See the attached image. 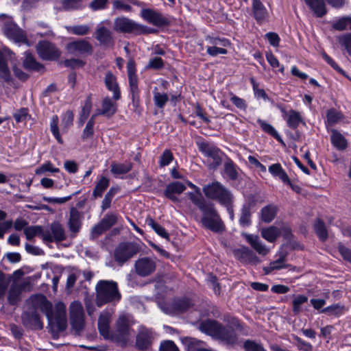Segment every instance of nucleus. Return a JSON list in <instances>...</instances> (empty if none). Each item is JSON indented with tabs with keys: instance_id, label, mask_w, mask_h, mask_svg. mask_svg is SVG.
<instances>
[{
	"instance_id": "9d476101",
	"label": "nucleus",
	"mask_w": 351,
	"mask_h": 351,
	"mask_svg": "<svg viewBox=\"0 0 351 351\" xmlns=\"http://www.w3.org/2000/svg\"><path fill=\"white\" fill-rule=\"evenodd\" d=\"M138 252V246L133 243H121L115 249L114 257L117 262L123 264Z\"/></svg>"
},
{
	"instance_id": "393cba45",
	"label": "nucleus",
	"mask_w": 351,
	"mask_h": 351,
	"mask_svg": "<svg viewBox=\"0 0 351 351\" xmlns=\"http://www.w3.org/2000/svg\"><path fill=\"white\" fill-rule=\"evenodd\" d=\"M243 236L252 247L260 255L265 256L269 252V250L262 243L258 236L247 233L243 234Z\"/></svg>"
},
{
	"instance_id": "9b49d317",
	"label": "nucleus",
	"mask_w": 351,
	"mask_h": 351,
	"mask_svg": "<svg viewBox=\"0 0 351 351\" xmlns=\"http://www.w3.org/2000/svg\"><path fill=\"white\" fill-rule=\"evenodd\" d=\"M154 337V332L152 329L143 326H140L136 336V348L141 351L149 350L152 346Z\"/></svg>"
},
{
	"instance_id": "a211bd4d",
	"label": "nucleus",
	"mask_w": 351,
	"mask_h": 351,
	"mask_svg": "<svg viewBox=\"0 0 351 351\" xmlns=\"http://www.w3.org/2000/svg\"><path fill=\"white\" fill-rule=\"evenodd\" d=\"M155 261L148 257L139 258L135 263V269L138 275L142 277L147 276L154 271Z\"/></svg>"
},
{
	"instance_id": "bf43d9fd",
	"label": "nucleus",
	"mask_w": 351,
	"mask_h": 351,
	"mask_svg": "<svg viewBox=\"0 0 351 351\" xmlns=\"http://www.w3.org/2000/svg\"><path fill=\"white\" fill-rule=\"evenodd\" d=\"M96 118V115H92L90 119L86 123L85 128L82 132V138L86 139L93 136L94 133V125H95V119Z\"/></svg>"
},
{
	"instance_id": "864d4df0",
	"label": "nucleus",
	"mask_w": 351,
	"mask_h": 351,
	"mask_svg": "<svg viewBox=\"0 0 351 351\" xmlns=\"http://www.w3.org/2000/svg\"><path fill=\"white\" fill-rule=\"evenodd\" d=\"M84 0H64L62 3V8L66 11L82 9Z\"/></svg>"
},
{
	"instance_id": "e2e57ef3",
	"label": "nucleus",
	"mask_w": 351,
	"mask_h": 351,
	"mask_svg": "<svg viewBox=\"0 0 351 351\" xmlns=\"http://www.w3.org/2000/svg\"><path fill=\"white\" fill-rule=\"evenodd\" d=\"M206 40L212 46H217V47H221L225 48L230 45L229 40L225 38L208 36L206 38Z\"/></svg>"
},
{
	"instance_id": "052dcab7",
	"label": "nucleus",
	"mask_w": 351,
	"mask_h": 351,
	"mask_svg": "<svg viewBox=\"0 0 351 351\" xmlns=\"http://www.w3.org/2000/svg\"><path fill=\"white\" fill-rule=\"evenodd\" d=\"M185 341L189 351H197L199 349H202L204 348L203 346L205 344V342L191 337L186 338Z\"/></svg>"
},
{
	"instance_id": "4d7b16f0",
	"label": "nucleus",
	"mask_w": 351,
	"mask_h": 351,
	"mask_svg": "<svg viewBox=\"0 0 351 351\" xmlns=\"http://www.w3.org/2000/svg\"><path fill=\"white\" fill-rule=\"evenodd\" d=\"M314 229L316 234L322 241H325L328 237V234L325 225L322 221L317 219L314 224Z\"/></svg>"
},
{
	"instance_id": "bb28decb",
	"label": "nucleus",
	"mask_w": 351,
	"mask_h": 351,
	"mask_svg": "<svg viewBox=\"0 0 351 351\" xmlns=\"http://www.w3.org/2000/svg\"><path fill=\"white\" fill-rule=\"evenodd\" d=\"M104 82L106 88L113 93V99L119 100L121 93L115 75L111 71H107L105 74Z\"/></svg>"
},
{
	"instance_id": "e433bc0d",
	"label": "nucleus",
	"mask_w": 351,
	"mask_h": 351,
	"mask_svg": "<svg viewBox=\"0 0 351 351\" xmlns=\"http://www.w3.org/2000/svg\"><path fill=\"white\" fill-rule=\"evenodd\" d=\"M278 208L273 204L265 206L261 210V219L266 223L271 222L276 217Z\"/></svg>"
},
{
	"instance_id": "49530a36",
	"label": "nucleus",
	"mask_w": 351,
	"mask_h": 351,
	"mask_svg": "<svg viewBox=\"0 0 351 351\" xmlns=\"http://www.w3.org/2000/svg\"><path fill=\"white\" fill-rule=\"evenodd\" d=\"M332 27L338 31L351 29V17L346 16L340 18L332 22Z\"/></svg>"
},
{
	"instance_id": "7ed1b4c3",
	"label": "nucleus",
	"mask_w": 351,
	"mask_h": 351,
	"mask_svg": "<svg viewBox=\"0 0 351 351\" xmlns=\"http://www.w3.org/2000/svg\"><path fill=\"white\" fill-rule=\"evenodd\" d=\"M135 322L132 315L125 313L120 314L115 320L112 329L110 340L121 346H125L134 334L132 327Z\"/></svg>"
},
{
	"instance_id": "6ab92c4d",
	"label": "nucleus",
	"mask_w": 351,
	"mask_h": 351,
	"mask_svg": "<svg viewBox=\"0 0 351 351\" xmlns=\"http://www.w3.org/2000/svg\"><path fill=\"white\" fill-rule=\"evenodd\" d=\"M234 256L241 262L256 264L260 262L257 256L249 247L242 246L233 251Z\"/></svg>"
},
{
	"instance_id": "09e8293b",
	"label": "nucleus",
	"mask_w": 351,
	"mask_h": 351,
	"mask_svg": "<svg viewBox=\"0 0 351 351\" xmlns=\"http://www.w3.org/2000/svg\"><path fill=\"white\" fill-rule=\"evenodd\" d=\"M344 306L339 304H335L328 306L320 311V313H326L330 315L339 316L344 312Z\"/></svg>"
},
{
	"instance_id": "f3484780",
	"label": "nucleus",
	"mask_w": 351,
	"mask_h": 351,
	"mask_svg": "<svg viewBox=\"0 0 351 351\" xmlns=\"http://www.w3.org/2000/svg\"><path fill=\"white\" fill-rule=\"evenodd\" d=\"M119 215L117 213H109L105 215L101 221L96 224L92 229V233L95 235H100L109 230L117 223Z\"/></svg>"
},
{
	"instance_id": "473e14b6",
	"label": "nucleus",
	"mask_w": 351,
	"mask_h": 351,
	"mask_svg": "<svg viewBox=\"0 0 351 351\" xmlns=\"http://www.w3.org/2000/svg\"><path fill=\"white\" fill-rule=\"evenodd\" d=\"M254 15L258 23L263 21L267 16V11L260 0H253Z\"/></svg>"
},
{
	"instance_id": "5701e85b",
	"label": "nucleus",
	"mask_w": 351,
	"mask_h": 351,
	"mask_svg": "<svg viewBox=\"0 0 351 351\" xmlns=\"http://www.w3.org/2000/svg\"><path fill=\"white\" fill-rule=\"evenodd\" d=\"M22 319L23 324L29 328L41 330L43 328L40 315L35 311L24 313L22 315Z\"/></svg>"
},
{
	"instance_id": "aec40b11",
	"label": "nucleus",
	"mask_w": 351,
	"mask_h": 351,
	"mask_svg": "<svg viewBox=\"0 0 351 351\" xmlns=\"http://www.w3.org/2000/svg\"><path fill=\"white\" fill-rule=\"evenodd\" d=\"M100 23L95 32V38L100 43L106 47H112L114 44L112 32Z\"/></svg>"
},
{
	"instance_id": "58836bf2",
	"label": "nucleus",
	"mask_w": 351,
	"mask_h": 351,
	"mask_svg": "<svg viewBox=\"0 0 351 351\" xmlns=\"http://www.w3.org/2000/svg\"><path fill=\"white\" fill-rule=\"evenodd\" d=\"M153 99L155 106L160 109L164 108L169 100L167 94L159 92L158 88L155 87L153 90Z\"/></svg>"
},
{
	"instance_id": "79ce46f5",
	"label": "nucleus",
	"mask_w": 351,
	"mask_h": 351,
	"mask_svg": "<svg viewBox=\"0 0 351 351\" xmlns=\"http://www.w3.org/2000/svg\"><path fill=\"white\" fill-rule=\"evenodd\" d=\"M132 165L130 162L111 164L110 171L114 175L125 174L132 169Z\"/></svg>"
},
{
	"instance_id": "b1692460",
	"label": "nucleus",
	"mask_w": 351,
	"mask_h": 351,
	"mask_svg": "<svg viewBox=\"0 0 351 351\" xmlns=\"http://www.w3.org/2000/svg\"><path fill=\"white\" fill-rule=\"evenodd\" d=\"M304 1L316 17L322 18L326 14L327 8L324 0H304Z\"/></svg>"
},
{
	"instance_id": "4be33fe9",
	"label": "nucleus",
	"mask_w": 351,
	"mask_h": 351,
	"mask_svg": "<svg viewBox=\"0 0 351 351\" xmlns=\"http://www.w3.org/2000/svg\"><path fill=\"white\" fill-rule=\"evenodd\" d=\"M141 16L148 23L156 26H163L167 23V20L160 13L151 9H143Z\"/></svg>"
},
{
	"instance_id": "37998d69",
	"label": "nucleus",
	"mask_w": 351,
	"mask_h": 351,
	"mask_svg": "<svg viewBox=\"0 0 351 351\" xmlns=\"http://www.w3.org/2000/svg\"><path fill=\"white\" fill-rule=\"evenodd\" d=\"M45 230L40 226H28L24 229V234L27 240H32L34 237L38 236L43 239Z\"/></svg>"
},
{
	"instance_id": "423d86ee",
	"label": "nucleus",
	"mask_w": 351,
	"mask_h": 351,
	"mask_svg": "<svg viewBox=\"0 0 351 351\" xmlns=\"http://www.w3.org/2000/svg\"><path fill=\"white\" fill-rule=\"evenodd\" d=\"M0 27L5 36L16 43H23L29 46L26 35L12 19L5 14L0 15Z\"/></svg>"
},
{
	"instance_id": "0e129e2a",
	"label": "nucleus",
	"mask_w": 351,
	"mask_h": 351,
	"mask_svg": "<svg viewBox=\"0 0 351 351\" xmlns=\"http://www.w3.org/2000/svg\"><path fill=\"white\" fill-rule=\"evenodd\" d=\"M343 114L335 109H331L327 112V120L330 125H334L343 119Z\"/></svg>"
},
{
	"instance_id": "774afa93",
	"label": "nucleus",
	"mask_w": 351,
	"mask_h": 351,
	"mask_svg": "<svg viewBox=\"0 0 351 351\" xmlns=\"http://www.w3.org/2000/svg\"><path fill=\"white\" fill-rule=\"evenodd\" d=\"M337 248L343 259L351 263V248L343 243H339Z\"/></svg>"
},
{
	"instance_id": "c756f323",
	"label": "nucleus",
	"mask_w": 351,
	"mask_h": 351,
	"mask_svg": "<svg viewBox=\"0 0 351 351\" xmlns=\"http://www.w3.org/2000/svg\"><path fill=\"white\" fill-rule=\"evenodd\" d=\"M23 66L25 69L29 71H39L43 69V65L38 62L32 54L28 51H26L24 53Z\"/></svg>"
},
{
	"instance_id": "72a5a7b5",
	"label": "nucleus",
	"mask_w": 351,
	"mask_h": 351,
	"mask_svg": "<svg viewBox=\"0 0 351 351\" xmlns=\"http://www.w3.org/2000/svg\"><path fill=\"white\" fill-rule=\"evenodd\" d=\"M287 124L291 129H296L300 123L303 122L302 117L299 112L290 110L285 117Z\"/></svg>"
},
{
	"instance_id": "5fc2aeb1",
	"label": "nucleus",
	"mask_w": 351,
	"mask_h": 351,
	"mask_svg": "<svg viewBox=\"0 0 351 351\" xmlns=\"http://www.w3.org/2000/svg\"><path fill=\"white\" fill-rule=\"evenodd\" d=\"M109 185V179L106 177H101L100 180L97 182L93 191V195L95 197H101L104 191L108 188Z\"/></svg>"
},
{
	"instance_id": "a878e982",
	"label": "nucleus",
	"mask_w": 351,
	"mask_h": 351,
	"mask_svg": "<svg viewBox=\"0 0 351 351\" xmlns=\"http://www.w3.org/2000/svg\"><path fill=\"white\" fill-rule=\"evenodd\" d=\"M116 111V104L110 97H105L101 103V108L97 110L93 115H96V117L99 115H103L109 118L114 114Z\"/></svg>"
},
{
	"instance_id": "a19ab883",
	"label": "nucleus",
	"mask_w": 351,
	"mask_h": 351,
	"mask_svg": "<svg viewBox=\"0 0 351 351\" xmlns=\"http://www.w3.org/2000/svg\"><path fill=\"white\" fill-rule=\"evenodd\" d=\"M21 290V287L18 285L11 286L8 295V300L10 304H16L20 301Z\"/></svg>"
},
{
	"instance_id": "c85d7f7f",
	"label": "nucleus",
	"mask_w": 351,
	"mask_h": 351,
	"mask_svg": "<svg viewBox=\"0 0 351 351\" xmlns=\"http://www.w3.org/2000/svg\"><path fill=\"white\" fill-rule=\"evenodd\" d=\"M268 171L274 178H278L282 182L291 185L289 178L280 164L276 163L270 165Z\"/></svg>"
},
{
	"instance_id": "2eb2a0df",
	"label": "nucleus",
	"mask_w": 351,
	"mask_h": 351,
	"mask_svg": "<svg viewBox=\"0 0 351 351\" xmlns=\"http://www.w3.org/2000/svg\"><path fill=\"white\" fill-rule=\"evenodd\" d=\"M113 29L120 33H134L140 29V25L126 17H118L114 21Z\"/></svg>"
},
{
	"instance_id": "de8ad7c7",
	"label": "nucleus",
	"mask_w": 351,
	"mask_h": 351,
	"mask_svg": "<svg viewBox=\"0 0 351 351\" xmlns=\"http://www.w3.org/2000/svg\"><path fill=\"white\" fill-rule=\"evenodd\" d=\"M67 31L77 36H84L89 33L90 27L88 25H77L66 27Z\"/></svg>"
},
{
	"instance_id": "603ef678",
	"label": "nucleus",
	"mask_w": 351,
	"mask_h": 351,
	"mask_svg": "<svg viewBox=\"0 0 351 351\" xmlns=\"http://www.w3.org/2000/svg\"><path fill=\"white\" fill-rule=\"evenodd\" d=\"M224 171L229 179L234 180L237 178L238 173L234 162L229 160L224 163Z\"/></svg>"
},
{
	"instance_id": "a18cd8bd",
	"label": "nucleus",
	"mask_w": 351,
	"mask_h": 351,
	"mask_svg": "<svg viewBox=\"0 0 351 351\" xmlns=\"http://www.w3.org/2000/svg\"><path fill=\"white\" fill-rule=\"evenodd\" d=\"M189 197L191 202L196 205L199 210H202L210 204H206L203 199L199 189H197L195 192H190L188 193Z\"/></svg>"
},
{
	"instance_id": "6e6d98bb",
	"label": "nucleus",
	"mask_w": 351,
	"mask_h": 351,
	"mask_svg": "<svg viewBox=\"0 0 351 351\" xmlns=\"http://www.w3.org/2000/svg\"><path fill=\"white\" fill-rule=\"evenodd\" d=\"M74 114L71 110H67L62 116V130L66 132L68 129L73 125Z\"/></svg>"
},
{
	"instance_id": "13d9d810",
	"label": "nucleus",
	"mask_w": 351,
	"mask_h": 351,
	"mask_svg": "<svg viewBox=\"0 0 351 351\" xmlns=\"http://www.w3.org/2000/svg\"><path fill=\"white\" fill-rule=\"evenodd\" d=\"M146 223H147L148 226H151L158 234H159L162 237H168V233L166 232L165 229L160 225L155 222V221L152 218H147Z\"/></svg>"
},
{
	"instance_id": "20e7f679",
	"label": "nucleus",
	"mask_w": 351,
	"mask_h": 351,
	"mask_svg": "<svg viewBox=\"0 0 351 351\" xmlns=\"http://www.w3.org/2000/svg\"><path fill=\"white\" fill-rule=\"evenodd\" d=\"M95 289L96 304L98 306L107 303L117 302L121 299L117 284L112 280H99Z\"/></svg>"
},
{
	"instance_id": "f257e3e1",
	"label": "nucleus",
	"mask_w": 351,
	"mask_h": 351,
	"mask_svg": "<svg viewBox=\"0 0 351 351\" xmlns=\"http://www.w3.org/2000/svg\"><path fill=\"white\" fill-rule=\"evenodd\" d=\"M30 300L35 310L39 309L45 313L49 325L54 332H59L66 329L67 320L64 303L59 302L53 308L52 304L42 294L32 296Z\"/></svg>"
},
{
	"instance_id": "f8f14e48",
	"label": "nucleus",
	"mask_w": 351,
	"mask_h": 351,
	"mask_svg": "<svg viewBox=\"0 0 351 351\" xmlns=\"http://www.w3.org/2000/svg\"><path fill=\"white\" fill-rule=\"evenodd\" d=\"M66 239L63 226L57 221L51 223L49 229L45 230L43 241L45 243L61 242Z\"/></svg>"
},
{
	"instance_id": "c03bdc74",
	"label": "nucleus",
	"mask_w": 351,
	"mask_h": 351,
	"mask_svg": "<svg viewBox=\"0 0 351 351\" xmlns=\"http://www.w3.org/2000/svg\"><path fill=\"white\" fill-rule=\"evenodd\" d=\"M257 122L265 132L274 136L278 141L283 143L280 136L271 124L261 119H258Z\"/></svg>"
},
{
	"instance_id": "2f4dec72",
	"label": "nucleus",
	"mask_w": 351,
	"mask_h": 351,
	"mask_svg": "<svg viewBox=\"0 0 351 351\" xmlns=\"http://www.w3.org/2000/svg\"><path fill=\"white\" fill-rule=\"evenodd\" d=\"M308 302V297L302 294L292 295V311L298 315L304 311L303 305Z\"/></svg>"
},
{
	"instance_id": "69168bd1",
	"label": "nucleus",
	"mask_w": 351,
	"mask_h": 351,
	"mask_svg": "<svg viewBox=\"0 0 351 351\" xmlns=\"http://www.w3.org/2000/svg\"><path fill=\"white\" fill-rule=\"evenodd\" d=\"M173 160V156L170 149H165L160 158L159 165L161 167L169 165Z\"/></svg>"
},
{
	"instance_id": "6e6552de",
	"label": "nucleus",
	"mask_w": 351,
	"mask_h": 351,
	"mask_svg": "<svg viewBox=\"0 0 351 351\" xmlns=\"http://www.w3.org/2000/svg\"><path fill=\"white\" fill-rule=\"evenodd\" d=\"M201 211L202 212L201 221L205 228L215 232H221L224 229L223 223L213 204H210Z\"/></svg>"
},
{
	"instance_id": "dca6fc26",
	"label": "nucleus",
	"mask_w": 351,
	"mask_h": 351,
	"mask_svg": "<svg viewBox=\"0 0 351 351\" xmlns=\"http://www.w3.org/2000/svg\"><path fill=\"white\" fill-rule=\"evenodd\" d=\"M113 311H103L98 319V329L103 337L106 339H110L112 330H110V322Z\"/></svg>"
},
{
	"instance_id": "412c9836",
	"label": "nucleus",
	"mask_w": 351,
	"mask_h": 351,
	"mask_svg": "<svg viewBox=\"0 0 351 351\" xmlns=\"http://www.w3.org/2000/svg\"><path fill=\"white\" fill-rule=\"evenodd\" d=\"M186 189L183 183L178 181L173 182L167 185L164 195L171 201L176 202L178 201V195L183 193Z\"/></svg>"
},
{
	"instance_id": "4468645a",
	"label": "nucleus",
	"mask_w": 351,
	"mask_h": 351,
	"mask_svg": "<svg viewBox=\"0 0 351 351\" xmlns=\"http://www.w3.org/2000/svg\"><path fill=\"white\" fill-rule=\"evenodd\" d=\"M67 52L75 56L91 54L93 47L90 43L85 40H77L66 45Z\"/></svg>"
},
{
	"instance_id": "f03ea898",
	"label": "nucleus",
	"mask_w": 351,
	"mask_h": 351,
	"mask_svg": "<svg viewBox=\"0 0 351 351\" xmlns=\"http://www.w3.org/2000/svg\"><path fill=\"white\" fill-rule=\"evenodd\" d=\"M198 328L202 332L224 345L233 346L237 343L238 336L231 326H224L215 320L206 319L199 324Z\"/></svg>"
},
{
	"instance_id": "0eeeda50",
	"label": "nucleus",
	"mask_w": 351,
	"mask_h": 351,
	"mask_svg": "<svg viewBox=\"0 0 351 351\" xmlns=\"http://www.w3.org/2000/svg\"><path fill=\"white\" fill-rule=\"evenodd\" d=\"M199 152L206 157L205 164L210 169H216L222 162L221 150L211 143L199 141L197 143Z\"/></svg>"
},
{
	"instance_id": "ea45409f",
	"label": "nucleus",
	"mask_w": 351,
	"mask_h": 351,
	"mask_svg": "<svg viewBox=\"0 0 351 351\" xmlns=\"http://www.w3.org/2000/svg\"><path fill=\"white\" fill-rule=\"evenodd\" d=\"M280 231L274 226L261 230V236L269 242H274L279 237Z\"/></svg>"
},
{
	"instance_id": "3c124183",
	"label": "nucleus",
	"mask_w": 351,
	"mask_h": 351,
	"mask_svg": "<svg viewBox=\"0 0 351 351\" xmlns=\"http://www.w3.org/2000/svg\"><path fill=\"white\" fill-rule=\"evenodd\" d=\"M58 117L57 115L53 116L50 122V130L57 141L59 143H62L63 141L60 136L58 128Z\"/></svg>"
},
{
	"instance_id": "8fccbe9b",
	"label": "nucleus",
	"mask_w": 351,
	"mask_h": 351,
	"mask_svg": "<svg viewBox=\"0 0 351 351\" xmlns=\"http://www.w3.org/2000/svg\"><path fill=\"white\" fill-rule=\"evenodd\" d=\"M0 76L6 82H10L12 79L10 70L5 58L0 51Z\"/></svg>"
},
{
	"instance_id": "1a4fd4ad",
	"label": "nucleus",
	"mask_w": 351,
	"mask_h": 351,
	"mask_svg": "<svg viewBox=\"0 0 351 351\" xmlns=\"http://www.w3.org/2000/svg\"><path fill=\"white\" fill-rule=\"evenodd\" d=\"M69 321L72 329L79 334L85 326V314L82 304L78 301L73 302L69 306Z\"/></svg>"
},
{
	"instance_id": "680f3d73",
	"label": "nucleus",
	"mask_w": 351,
	"mask_h": 351,
	"mask_svg": "<svg viewBox=\"0 0 351 351\" xmlns=\"http://www.w3.org/2000/svg\"><path fill=\"white\" fill-rule=\"evenodd\" d=\"M243 348L245 351H266L261 343L250 339L243 343Z\"/></svg>"
},
{
	"instance_id": "4c0bfd02",
	"label": "nucleus",
	"mask_w": 351,
	"mask_h": 351,
	"mask_svg": "<svg viewBox=\"0 0 351 351\" xmlns=\"http://www.w3.org/2000/svg\"><path fill=\"white\" fill-rule=\"evenodd\" d=\"M92 107H93V103H92L91 97H90V96H88L86 98V99L82 108L81 112L80 114L78 122H79V125L80 126H82L85 123L86 119H88V117L90 114V112L91 111Z\"/></svg>"
},
{
	"instance_id": "39448f33",
	"label": "nucleus",
	"mask_w": 351,
	"mask_h": 351,
	"mask_svg": "<svg viewBox=\"0 0 351 351\" xmlns=\"http://www.w3.org/2000/svg\"><path fill=\"white\" fill-rule=\"evenodd\" d=\"M203 193L207 198L215 200L222 205L232 204L234 198L230 190L217 181L204 185Z\"/></svg>"
},
{
	"instance_id": "f704fd0d",
	"label": "nucleus",
	"mask_w": 351,
	"mask_h": 351,
	"mask_svg": "<svg viewBox=\"0 0 351 351\" xmlns=\"http://www.w3.org/2000/svg\"><path fill=\"white\" fill-rule=\"evenodd\" d=\"M128 80L132 102L133 104H137L139 101L140 97L136 74L128 75Z\"/></svg>"
},
{
	"instance_id": "7c9ffc66",
	"label": "nucleus",
	"mask_w": 351,
	"mask_h": 351,
	"mask_svg": "<svg viewBox=\"0 0 351 351\" xmlns=\"http://www.w3.org/2000/svg\"><path fill=\"white\" fill-rule=\"evenodd\" d=\"M278 258L271 262L269 265L265 268L266 274L270 273L274 270H278L283 268L287 267V265L285 263L287 254L283 252H280L278 254Z\"/></svg>"
},
{
	"instance_id": "c9c22d12",
	"label": "nucleus",
	"mask_w": 351,
	"mask_h": 351,
	"mask_svg": "<svg viewBox=\"0 0 351 351\" xmlns=\"http://www.w3.org/2000/svg\"><path fill=\"white\" fill-rule=\"evenodd\" d=\"M332 144L339 150L345 149L347 146V141L338 131L333 130L331 134Z\"/></svg>"
},
{
	"instance_id": "ddd939ff",
	"label": "nucleus",
	"mask_w": 351,
	"mask_h": 351,
	"mask_svg": "<svg viewBox=\"0 0 351 351\" xmlns=\"http://www.w3.org/2000/svg\"><path fill=\"white\" fill-rule=\"evenodd\" d=\"M36 51L44 60H55L60 56V51L56 46L48 41H40L36 45Z\"/></svg>"
},
{
	"instance_id": "338daca9",
	"label": "nucleus",
	"mask_w": 351,
	"mask_h": 351,
	"mask_svg": "<svg viewBox=\"0 0 351 351\" xmlns=\"http://www.w3.org/2000/svg\"><path fill=\"white\" fill-rule=\"evenodd\" d=\"M193 303L191 300L184 298L175 302L174 307L180 311H185L192 306Z\"/></svg>"
},
{
	"instance_id": "cd10ccee",
	"label": "nucleus",
	"mask_w": 351,
	"mask_h": 351,
	"mask_svg": "<svg viewBox=\"0 0 351 351\" xmlns=\"http://www.w3.org/2000/svg\"><path fill=\"white\" fill-rule=\"evenodd\" d=\"M69 214V228L70 231L75 234L81 228L82 217L80 213L75 208H71Z\"/></svg>"
}]
</instances>
